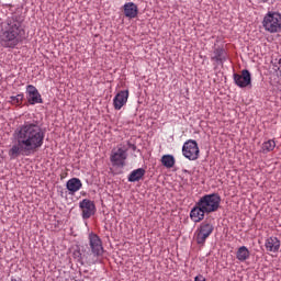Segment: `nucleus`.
Here are the masks:
<instances>
[{
	"label": "nucleus",
	"mask_w": 281,
	"mask_h": 281,
	"mask_svg": "<svg viewBox=\"0 0 281 281\" xmlns=\"http://www.w3.org/2000/svg\"><path fill=\"white\" fill-rule=\"evenodd\" d=\"M234 82L240 89H245L251 85V74L247 69L241 70V74H234Z\"/></svg>",
	"instance_id": "9d476101"
},
{
	"label": "nucleus",
	"mask_w": 281,
	"mask_h": 281,
	"mask_svg": "<svg viewBox=\"0 0 281 281\" xmlns=\"http://www.w3.org/2000/svg\"><path fill=\"white\" fill-rule=\"evenodd\" d=\"M214 232V225L209 222H203L200 224L195 232V240L198 245H205V241L210 236H212V233Z\"/></svg>",
	"instance_id": "0eeeda50"
},
{
	"label": "nucleus",
	"mask_w": 281,
	"mask_h": 281,
	"mask_svg": "<svg viewBox=\"0 0 281 281\" xmlns=\"http://www.w3.org/2000/svg\"><path fill=\"white\" fill-rule=\"evenodd\" d=\"M144 175H146V170L144 168L135 169L130 173L128 181L131 183H135L136 181H140V179H144Z\"/></svg>",
	"instance_id": "a211bd4d"
},
{
	"label": "nucleus",
	"mask_w": 281,
	"mask_h": 281,
	"mask_svg": "<svg viewBox=\"0 0 281 281\" xmlns=\"http://www.w3.org/2000/svg\"><path fill=\"white\" fill-rule=\"evenodd\" d=\"M128 102V90H121L113 99V106L115 111H120L122 106Z\"/></svg>",
	"instance_id": "f8f14e48"
},
{
	"label": "nucleus",
	"mask_w": 281,
	"mask_h": 281,
	"mask_svg": "<svg viewBox=\"0 0 281 281\" xmlns=\"http://www.w3.org/2000/svg\"><path fill=\"white\" fill-rule=\"evenodd\" d=\"M124 14L127 19H136L137 14H139V9L137 4L134 2H127L123 7Z\"/></svg>",
	"instance_id": "dca6fc26"
},
{
	"label": "nucleus",
	"mask_w": 281,
	"mask_h": 281,
	"mask_svg": "<svg viewBox=\"0 0 281 281\" xmlns=\"http://www.w3.org/2000/svg\"><path fill=\"white\" fill-rule=\"evenodd\" d=\"M249 256H250V252L247 246L239 247L236 252V258L237 260H239V262H245V260H249Z\"/></svg>",
	"instance_id": "6ab92c4d"
},
{
	"label": "nucleus",
	"mask_w": 281,
	"mask_h": 281,
	"mask_svg": "<svg viewBox=\"0 0 281 281\" xmlns=\"http://www.w3.org/2000/svg\"><path fill=\"white\" fill-rule=\"evenodd\" d=\"M273 67H274V71H280L281 74V57L274 60Z\"/></svg>",
	"instance_id": "5701e85b"
},
{
	"label": "nucleus",
	"mask_w": 281,
	"mask_h": 281,
	"mask_svg": "<svg viewBox=\"0 0 281 281\" xmlns=\"http://www.w3.org/2000/svg\"><path fill=\"white\" fill-rule=\"evenodd\" d=\"M260 3H267L269 0H259Z\"/></svg>",
	"instance_id": "393cba45"
},
{
	"label": "nucleus",
	"mask_w": 281,
	"mask_h": 281,
	"mask_svg": "<svg viewBox=\"0 0 281 281\" xmlns=\"http://www.w3.org/2000/svg\"><path fill=\"white\" fill-rule=\"evenodd\" d=\"M211 60L213 63H216V65H223V63L227 60V52H225L224 48L221 47L215 48L211 56Z\"/></svg>",
	"instance_id": "4468645a"
},
{
	"label": "nucleus",
	"mask_w": 281,
	"mask_h": 281,
	"mask_svg": "<svg viewBox=\"0 0 281 281\" xmlns=\"http://www.w3.org/2000/svg\"><path fill=\"white\" fill-rule=\"evenodd\" d=\"M200 153L199 144L194 139L187 140L182 146V155L186 159H189V161H196Z\"/></svg>",
	"instance_id": "423d86ee"
},
{
	"label": "nucleus",
	"mask_w": 281,
	"mask_h": 281,
	"mask_svg": "<svg viewBox=\"0 0 281 281\" xmlns=\"http://www.w3.org/2000/svg\"><path fill=\"white\" fill-rule=\"evenodd\" d=\"M128 146H133V148H135V145H132L131 143H128Z\"/></svg>",
	"instance_id": "a878e982"
},
{
	"label": "nucleus",
	"mask_w": 281,
	"mask_h": 281,
	"mask_svg": "<svg viewBox=\"0 0 281 281\" xmlns=\"http://www.w3.org/2000/svg\"><path fill=\"white\" fill-rule=\"evenodd\" d=\"M89 245L91 252L93 256H102L104 254V247L102 246V239L98 234L95 233H90L89 234Z\"/></svg>",
	"instance_id": "1a4fd4ad"
},
{
	"label": "nucleus",
	"mask_w": 281,
	"mask_h": 281,
	"mask_svg": "<svg viewBox=\"0 0 281 281\" xmlns=\"http://www.w3.org/2000/svg\"><path fill=\"white\" fill-rule=\"evenodd\" d=\"M280 239L278 237H268L265 243V247L267 251H271L272 254H278L280 251Z\"/></svg>",
	"instance_id": "2eb2a0df"
},
{
	"label": "nucleus",
	"mask_w": 281,
	"mask_h": 281,
	"mask_svg": "<svg viewBox=\"0 0 281 281\" xmlns=\"http://www.w3.org/2000/svg\"><path fill=\"white\" fill-rule=\"evenodd\" d=\"M198 204L206 214L218 212V207H221V195H218V193L205 194L200 198Z\"/></svg>",
	"instance_id": "20e7f679"
},
{
	"label": "nucleus",
	"mask_w": 281,
	"mask_h": 281,
	"mask_svg": "<svg viewBox=\"0 0 281 281\" xmlns=\"http://www.w3.org/2000/svg\"><path fill=\"white\" fill-rule=\"evenodd\" d=\"M205 214H207V212L196 202L190 212V218L193 223H201V221L205 218Z\"/></svg>",
	"instance_id": "ddd939ff"
},
{
	"label": "nucleus",
	"mask_w": 281,
	"mask_h": 281,
	"mask_svg": "<svg viewBox=\"0 0 281 281\" xmlns=\"http://www.w3.org/2000/svg\"><path fill=\"white\" fill-rule=\"evenodd\" d=\"M194 281H206V280H205V277H203V274H200L194 278Z\"/></svg>",
	"instance_id": "b1692460"
},
{
	"label": "nucleus",
	"mask_w": 281,
	"mask_h": 281,
	"mask_svg": "<svg viewBox=\"0 0 281 281\" xmlns=\"http://www.w3.org/2000/svg\"><path fill=\"white\" fill-rule=\"evenodd\" d=\"M274 148H276V140L269 139L262 144L261 151L267 154V153H271L272 150H274Z\"/></svg>",
	"instance_id": "412c9836"
},
{
	"label": "nucleus",
	"mask_w": 281,
	"mask_h": 281,
	"mask_svg": "<svg viewBox=\"0 0 281 281\" xmlns=\"http://www.w3.org/2000/svg\"><path fill=\"white\" fill-rule=\"evenodd\" d=\"M26 95L29 104H43V97H41V92L36 87L29 85L26 86Z\"/></svg>",
	"instance_id": "9b49d317"
},
{
	"label": "nucleus",
	"mask_w": 281,
	"mask_h": 281,
	"mask_svg": "<svg viewBox=\"0 0 281 281\" xmlns=\"http://www.w3.org/2000/svg\"><path fill=\"white\" fill-rule=\"evenodd\" d=\"M79 207L81 210V216L85 221L91 218L95 214V203L89 199H83L79 202Z\"/></svg>",
	"instance_id": "6e6552de"
},
{
	"label": "nucleus",
	"mask_w": 281,
	"mask_h": 281,
	"mask_svg": "<svg viewBox=\"0 0 281 281\" xmlns=\"http://www.w3.org/2000/svg\"><path fill=\"white\" fill-rule=\"evenodd\" d=\"M263 29L270 34H277L281 30V14L279 12L269 11L262 21Z\"/></svg>",
	"instance_id": "39448f33"
},
{
	"label": "nucleus",
	"mask_w": 281,
	"mask_h": 281,
	"mask_svg": "<svg viewBox=\"0 0 281 281\" xmlns=\"http://www.w3.org/2000/svg\"><path fill=\"white\" fill-rule=\"evenodd\" d=\"M66 188L69 194H75L82 188V181L79 178H71L66 182Z\"/></svg>",
	"instance_id": "f3484780"
},
{
	"label": "nucleus",
	"mask_w": 281,
	"mask_h": 281,
	"mask_svg": "<svg viewBox=\"0 0 281 281\" xmlns=\"http://www.w3.org/2000/svg\"><path fill=\"white\" fill-rule=\"evenodd\" d=\"M161 164L162 166H165V168H175V164H176L175 156L164 155L161 157Z\"/></svg>",
	"instance_id": "aec40b11"
},
{
	"label": "nucleus",
	"mask_w": 281,
	"mask_h": 281,
	"mask_svg": "<svg viewBox=\"0 0 281 281\" xmlns=\"http://www.w3.org/2000/svg\"><path fill=\"white\" fill-rule=\"evenodd\" d=\"M15 145L9 150V156L16 159L19 155H30L43 148L45 132L38 121H25L13 133Z\"/></svg>",
	"instance_id": "f257e3e1"
},
{
	"label": "nucleus",
	"mask_w": 281,
	"mask_h": 281,
	"mask_svg": "<svg viewBox=\"0 0 281 281\" xmlns=\"http://www.w3.org/2000/svg\"><path fill=\"white\" fill-rule=\"evenodd\" d=\"M0 38L4 47L14 48L19 43H23L25 30L16 18H8L4 22L0 18Z\"/></svg>",
	"instance_id": "f03ea898"
},
{
	"label": "nucleus",
	"mask_w": 281,
	"mask_h": 281,
	"mask_svg": "<svg viewBox=\"0 0 281 281\" xmlns=\"http://www.w3.org/2000/svg\"><path fill=\"white\" fill-rule=\"evenodd\" d=\"M24 98L25 97L23 95V93H20L18 95L10 97L9 102L13 104V106H21L23 104Z\"/></svg>",
	"instance_id": "4be33fe9"
},
{
	"label": "nucleus",
	"mask_w": 281,
	"mask_h": 281,
	"mask_svg": "<svg viewBox=\"0 0 281 281\" xmlns=\"http://www.w3.org/2000/svg\"><path fill=\"white\" fill-rule=\"evenodd\" d=\"M128 159V148L124 144H120L111 150L110 161L115 168H124Z\"/></svg>",
	"instance_id": "7ed1b4c3"
}]
</instances>
